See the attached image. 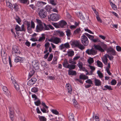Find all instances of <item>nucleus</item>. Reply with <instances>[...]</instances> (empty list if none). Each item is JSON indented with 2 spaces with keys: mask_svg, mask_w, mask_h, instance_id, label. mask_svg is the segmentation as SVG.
<instances>
[{
  "mask_svg": "<svg viewBox=\"0 0 121 121\" xmlns=\"http://www.w3.org/2000/svg\"><path fill=\"white\" fill-rule=\"evenodd\" d=\"M50 2L53 5H55L56 4V0H50Z\"/></svg>",
  "mask_w": 121,
  "mask_h": 121,
  "instance_id": "nucleus-51",
  "label": "nucleus"
},
{
  "mask_svg": "<svg viewBox=\"0 0 121 121\" xmlns=\"http://www.w3.org/2000/svg\"><path fill=\"white\" fill-rule=\"evenodd\" d=\"M20 2L26 4H28L27 1L28 0H19Z\"/></svg>",
  "mask_w": 121,
  "mask_h": 121,
  "instance_id": "nucleus-57",
  "label": "nucleus"
},
{
  "mask_svg": "<svg viewBox=\"0 0 121 121\" xmlns=\"http://www.w3.org/2000/svg\"><path fill=\"white\" fill-rule=\"evenodd\" d=\"M94 47L95 48L101 52H104V50L107 48V45L103 43L101 44V46L98 45L94 46Z\"/></svg>",
  "mask_w": 121,
  "mask_h": 121,
  "instance_id": "nucleus-2",
  "label": "nucleus"
},
{
  "mask_svg": "<svg viewBox=\"0 0 121 121\" xmlns=\"http://www.w3.org/2000/svg\"><path fill=\"white\" fill-rule=\"evenodd\" d=\"M42 36L40 37L38 39V41L39 42L43 41L45 39V37L44 34H42Z\"/></svg>",
  "mask_w": 121,
  "mask_h": 121,
  "instance_id": "nucleus-23",
  "label": "nucleus"
},
{
  "mask_svg": "<svg viewBox=\"0 0 121 121\" xmlns=\"http://www.w3.org/2000/svg\"><path fill=\"white\" fill-rule=\"evenodd\" d=\"M45 9L46 10L47 12H49L50 11L51 9V7L49 5H47L45 8Z\"/></svg>",
  "mask_w": 121,
  "mask_h": 121,
  "instance_id": "nucleus-55",
  "label": "nucleus"
},
{
  "mask_svg": "<svg viewBox=\"0 0 121 121\" xmlns=\"http://www.w3.org/2000/svg\"><path fill=\"white\" fill-rule=\"evenodd\" d=\"M92 41L94 43H99L101 42V41L100 39L97 38L95 39H92Z\"/></svg>",
  "mask_w": 121,
  "mask_h": 121,
  "instance_id": "nucleus-43",
  "label": "nucleus"
},
{
  "mask_svg": "<svg viewBox=\"0 0 121 121\" xmlns=\"http://www.w3.org/2000/svg\"><path fill=\"white\" fill-rule=\"evenodd\" d=\"M36 21L37 23V25H42V23L41 20L38 19H36Z\"/></svg>",
  "mask_w": 121,
  "mask_h": 121,
  "instance_id": "nucleus-52",
  "label": "nucleus"
},
{
  "mask_svg": "<svg viewBox=\"0 0 121 121\" xmlns=\"http://www.w3.org/2000/svg\"><path fill=\"white\" fill-rule=\"evenodd\" d=\"M86 52L88 55H94L97 54V51L94 48H92L91 49H87L86 51Z\"/></svg>",
  "mask_w": 121,
  "mask_h": 121,
  "instance_id": "nucleus-7",
  "label": "nucleus"
},
{
  "mask_svg": "<svg viewBox=\"0 0 121 121\" xmlns=\"http://www.w3.org/2000/svg\"><path fill=\"white\" fill-rule=\"evenodd\" d=\"M96 15L97 16H96V18L98 22H100L101 23L102 22V21L100 18L98 16V13H96Z\"/></svg>",
  "mask_w": 121,
  "mask_h": 121,
  "instance_id": "nucleus-47",
  "label": "nucleus"
},
{
  "mask_svg": "<svg viewBox=\"0 0 121 121\" xmlns=\"http://www.w3.org/2000/svg\"><path fill=\"white\" fill-rule=\"evenodd\" d=\"M88 63L90 64H91L93 63L94 62V60L93 58H92L90 57L88 60Z\"/></svg>",
  "mask_w": 121,
  "mask_h": 121,
  "instance_id": "nucleus-44",
  "label": "nucleus"
},
{
  "mask_svg": "<svg viewBox=\"0 0 121 121\" xmlns=\"http://www.w3.org/2000/svg\"><path fill=\"white\" fill-rule=\"evenodd\" d=\"M66 87L68 92L69 93L71 94L72 89L71 85L69 84H67L66 85Z\"/></svg>",
  "mask_w": 121,
  "mask_h": 121,
  "instance_id": "nucleus-17",
  "label": "nucleus"
},
{
  "mask_svg": "<svg viewBox=\"0 0 121 121\" xmlns=\"http://www.w3.org/2000/svg\"><path fill=\"white\" fill-rule=\"evenodd\" d=\"M32 65L34 69L35 70H37L39 68V64L37 62L34 61L32 62Z\"/></svg>",
  "mask_w": 121,
  "mask_h": 121,
  "instance_id": "nucleus-12",
  "label": "nucleus"
},
{
  "mask_svg": "<svg viewBox=\"0 0 121 121\" xmlns=\"http://www.w3.org/2000/svg\"><path fill=\"white\" fill-rule=\"evenodd\" d=\"M70 48V45L69 43L67 42L65 44H62L59 46V49L62 50L65 48Z\"/></svg>",
  "mask_w": 121,
  "mask_h": 121,
  "instance_id": "nucleus-10",
  "label": "nucleus"
},
{
  "mask_svg": "<svg viewBox=\"0 0 121 121\" xmlns=\"http://www.w3.org/2000/svg\"><path fill=\"white\" fill-rule=\"evenodd\" d=\"M116 81L114 79L112 80L111 82V84L112 85H115L116 84Z\"/></svg>",
  "mask_w": 121,
  "mask_h": 121,
  "instance_id": "nucleus-61",
  "label": "nucleus"
},
{
  "mask_svg": "<svg viewBox=\"0 0 121 121\" xmlns=\"http://www.w3.org/2000/svg\"><path fill=\"white\" fill-rule=\"evenodd\" d=\"M16 21L19 24H21V20L20 18L19 17L17 16H16V17L15 18Z\"/></svg>",
  "mask_w": 121,
  "mask_h": 121,
  "instance_id": "nucleus-27",
  "label": "nucleus"
},
{
  "mask_svg": "<svg viewBox=\"0 0 121 121\" xmlns=\"http://www.w3.org/2000/svg\"><path fill=\"white\" fill-rule=\"evenodd\" d=\"M77 65L80 69H82L83 64L80 61H79L77 64Z\"/></svg>",
  "mask_w": 121,
  "mask_h": 121,
  "instance_id": "nucleus-36",
  "label": "nucleus"
},
{
  "mask_svg": "<svg viewBox=\"0 0 121 121\" xmlns=\"http://www.w3.org/2000/svg\"><path fill=\"white\" fill-rule=\"evenodd\" d=\"M21 31H24L26 30V29L24 27V24H22L21 26Z\"/></svg>",
  "mask_w": 121,
  "mask_h": 121,
  "instance_id": "nucleus-62",
  "label": "nucleus"
},
{
  "mask_svg": "<svg viewBox=\"0 0 121 121\" xmlns=\"http://www.w3.org/2000/svg\"><path fill=\"white\" fill-rule=\"evenodd\" d=\"M111 5L113 9L114 10H116L117 9V8L116 6L113 3H111Z\"/></svg>",
  "mask_w": 121,
  "mask_h": 121,
  "instance_id": "nucleus-48",
  "label": "nucleus"
},
{
  "mask_svg": "<svg viewBox=\"0 0 121 121\" xmlns=\"http://www.w3.org/2000/svg\"><path fill=\"white\" fill-rule=\"evenodd\" d=\"M76 67V65L74 64H68L67 68L70 69H75Z\"/></svg>",
  "mask_w": 121,
  "mask_h": 121,
  "instance_id": "nucleus-22",
  "label": "nucleus"
},
{
  "mask_svg": "<svg viewBox=\"0 0 121 121\" xmlns=\"http://www.w3.org/2000/svg\"><path fill=\"white\" fill-rule=\"evenodd\" d=\"M67 24V23L65 21L63 20L60 21L59 23V26L61 27H63Z\"/></svg>",
  "mask_w": 121,
  "mask_h": 121,
  "instance_id": "nucleus-16",
  "label": "nucleus"
},
{
  "mask_svg": "<svg viewBox=\"0 0 121 121\" xmlns=\"http://www.w3.org/2000/svg\"><path fill=\"white\" fill-rule=\"evenodd\" d=\"M10 118H11V120H13V118L14 117L13 112L10 110Z\"/></svg>",
  "mask_w": 121,
  "mask_h": 121,
  "instance_id": "nucleus-40",
  "label": "nucleus"
},
{
  "mask_svg": "<svg viewBox=\"0 0 121 121\" xmlns=\"http://www.w3.org/2000/svg\"><path fill=\"white\" fill-rule=\"evenodd\" d=\"M80 43L79 41L75 40L72 42V44L76 47H78Z\"/></svg>",
  "mask_w": 121,
  "mask_h": 121,
  "instance_id": "nucleus-19",
  "label": "nucleus"
},
{
  "mask_svg": "<svg viewBox=\"0 0 121 121\" xmlns=\"http://www.w3.org/2000/svg\"><path fill=\"white\" fill-rule=\"evenodd\" d=\"M66 35L68 37H70L71 34V30L69 29H67L65 31Z\"/></svg>",
  "mask_w": 121,
  "mask_h": 121,
  "instance_id": "nucleus-35",
  "label": "nucleus"
},
{
  "mask_svg": "<svg viewBox=\"0 0 121 121\" xmlns=\"http://www.w3.org/2000/svg\"><path fill=\"white\" fill-rule=\"evenodd\" d=\"M51 112L53 113L56 115H59V112L56 110L52 109L51 111Z\"/></svg>",
  "mask_w": 121,
  "mask_h": 121,
  "instance_id": "nucleus-38",
  "label": "nucleus"
},
{
  "mask_svg": "<svg viewBox=\"0 0 121 121\" xmlns=\"http://www.w3.org/2000/svg\"><path fill=\"white\" fill-rule=\"evenodd\" d=\"M48 41L56 44H58L62 42L61 39L57 37L52 38L50 39H48Z\"/></svg>",
  "mask_w": 121,
  "mask_h": 121,
  "instance_id": "nucleus-3",
  "label": "nucleus"
},
{
  "mask_svg": "<svg viewBox=\"0 0 121 121\" xmlns=\"http://www.w3.org/2000/svg\"><path fill=\"white\" fill-rule=\"evenodd\" d=\"M1 54L3 62L4 64H6V54L5 53V52L3 50L1 51Z\"/></svg>",
  "mask_w": 121,
  "mask_h": 121,
  "instance_id": "nucleus-9",
  "label": "nucleus"
},
{
  "mask_svg": "<svg viewBox=\"0 0 121 121\" xmlns=\"http://www.w3.org/2000/svg\"><path fill=\"white\" fill-rule=\"evenodd\" d=\"M116 48L118 52L121 51V48L119 46H117L116 47Z\"/></svg>",
  "mask_w": 121,
  "mask_h": 121,
  "instance_id": "nucleus-64",
  "label": "nucleus"
},
{
  "mask_svg": "<svg viewBox=\"0 0 121 121\" xmlns=\"http://www.w3.org/2000/svg\"><path fill=\"white\" fill-rule=\"evenodd\" d=\"M43 28V25H37L36 27V30L37 32H39L42 31Z\"/></svg>",
  "mask_w": 121,
  "mask_h": 121,
  "instance_id": "nucleus-14",
  "label": "nucleus"
},
{
  "mask_svg": "<svg viewBox=\"0 0 121 121\" xmlns=\"http://www.w3.org/2000/svg\"><path fill=\"white\" fill-rule=\"evenodd\" d=\"M60 16L58 14H52L50 16V18L53 21H56L59 19Z\"/></svg>",
  "mask_w": 121,
  "mask_h": 121,
  "instance_id": "nucleus-8",
  "label": "nucleus"
},
{
  "mask_svg": "<svg viewBox=\"0 0 121 121\" xmlns=\"http://www.w3.org/2000/svg\"><path fill=\"white\" fill-rule=\"evenodd\" d=\"M12 54L14 56H17L20 55V52L18 48L16 46H14L13 48Z\"/></svg>",
  "mask_w": 121,
  "mask_h": 121,
  "instance_id": "nucleus-6",
  "label": "nucleus"
},
{
  "mask_svg": "<svg viewBox=\"0 0 121 121\" xmlns=\"http://www.w3.org/2000/svg\"><path fill=\"white\" fill-rule=\"evenodd\" d=\"M6 5L7 6L11 9H12L13 8L12 4L9 2H6Z\"/></svg>",
  "mask_w": 121,
  "mask_h": 121,
  "instance_id": "nucleus-37",
  "label": "nucleus"
},
{
  "mask_svg": "<svg viewBox=\"0 0 121 121\" xmlns=\"http://www.w3.org/2000/svg\"><path fill=\"white\" fill-rule=\"evenodd\" d=\"M37 79L35 78H32L28 82L27 84L29 86L32 85L35 83Z\"/></svg>",
  "mask_w": 121,
  "mask_h": 121,
  "instance_id": "nucleus-13",
  "label": "nucleus"
},
{
  "mask_svg": "<svg viewBox=\"0 0 121 121\" xmlns=\"http://www.w3.org/2000/svg\"><path fill=\"white\" fill-rule=\"evenodd\" d=\"M24 24L27 26V29L28 32H30L32 28L34 29L35 28V24L34 22L32 21H31V26L30 23L27 21H25L24 22Z\"/></svg>",
  "mask_w": 121,
  "mask_h": 121,
  "instance_id": "nucleus-1",
  "label": "nucleus"
},
{
  "mask_svg": "<svg viewBox=\"0 0 121 121\" xmlns=\"http://www.w3.org/2000/svg\"><path fill=\"white\" fill-rule=\"evenodd\" d=\"M97 73L99 77L100 78H102L103 77V74L100 72V70H98L97 71Z\"/></svg>",
  "mask_w": 121,
  "mask_h": 121,
  "instance_id": "nucleus-39",
  "label": "nucleus"
},
{
  "mask_svg": "<svg viewBox=\"0 0 121 121\" xmlns=\"http://www.w3.org/2000/svg\"><path fill=\"white\" fill-rule=\"evenodd\" d=\"M39 17L43 19L46 17L47 16V12L43 9L39 10L38 12Z\"/></svg>",
  "mask_w": 121,
  "mask_h": 121,
  "instance_id": "nucleus-4",
  "label": "nucleus"
},
{
  "mask_svg": "<svg viewBox=\"0 0 121 121\" xmlns=\"http://www.w3.org/2000/svg\"><path fill=\"white\" fill-rule=\"evenodd\" d=\"M30 72L29 73V77L30 78L34 74L35 71L32 68L30 69Z\"/></svg>",
  "mask_w": 121,
  "mask_h": 121,
  "instance_id": "nucleus-20",
  "label": "nucleus"
},
{
  "mask_svg": "<svg viewBox=\"0 0 121 121\" xmlns=\"http://www.w3.org/2000/svg\"><path fill=\"white\" fill-rule=\"evenodd\" d=\"M50 45V43L48 42L46 43L45 44L44 46L45 48H48Z\"/></svg>",
  "mask_w": 121,
  "mask_h": 121,
  "instance_id": "nucleus-58",
  "label": "nucleus"
},
{
  "mask_svg": "<svg viewBox=\"0 0 121 121\" xmlns=\"http://www.w3.org/2000/svg\"><path fill=\"white\" fill-rule=\"evenodd\" d=\"M69 63L70 64L75 65L76 64V61L74 60L72 58L70 59L68 61Z\"/></svg>",
  "mask_w": 121,
  "mask_h": 121,
  "instance_id": "nucleus-29",
  "label": "nucleus"
},
{
  "mask_svg": "<svg viewBox=\"0 0 121 121\" xmlns=\"http://www.w3.org/2000/svg\"><path fill=\"white\" fill-rule=\"evenodd\" d=\"M73 101V103L74 104H73L74 106L76 108H78V106H77V102L75 100H74Z\"/></svg>",
  "mask_w": 121,
  "mask_h": 121,
  "instance_id": "nucleus-63",
  "label": "nucleus"
},
{
  "mask_svg": "<svg viewBox=\"0 0 121 121\" xmlns=\"http://www.w3.org/2000/svg\"><path fill=\"white\" fill-rule=\"evenodd\" d=\"M90 69L91 70V71L93 72L95 69V68L94 67L89 65V66Z\"/></svg>",
  "mask_w": 121,
  "mask_h": 121,
  "instance_id": "nucleus-60",
  "label": "nucleus"
},
{
  "mask_svg": "<svg viewBox=\"0 0 121 121\" xmlns=\"http://www.w3.org/2000/svg\"><path fill=\"white\" fill-rule=\"evenodd\" d=\"M15 29L17 31H21V28L18 25H16Z\"/></svg>",
  "mask_w": 121,
  "mask_h": 121,
  "instance_id": "nucleus-41",
  "label": "nucleus"
},
{
  "mask_svg": "<svg viewBox=\"0 0 121 121\" xmlns=\"http://www.w3.org/2000/svg\"><path fill=\"white\" fill-rule=\"evenodd\" d=\"M86 82L89 84H93L92 81L90 79H88L86 81Z\"/></svg>",
  "mask_w": 121,
  "mask_h": 121,
  "instance_id": "nucleus-54",
  "label": "nucleus"
},
{
  "mask_svg": "<svg viewBox=\"0 0 121 121\" xmlns=\"http://www.w3.org/2000/svg\"><path fill=\"white\" fill-rule=\"evenodd\" d=\"M57 59L56 58H54L52 63V64H55L56 63Z\"/></svg>",
  "mask_w": 121,
  "mask_h": 121,
  "instance_id": "nucleus-59",
  "label": "nucleus"
},
{
  "mask_svg": "<svg viewBox=\"0 0 121 121\" xmlns=\"http://www.w3.org/2000/svg\"><path fill=\"white\" fill-rule=\"evenodd\" d=\"M22 58L18 56L16 57L14 60L15 62L16 63L21 62L23 61Z\"/></svg>",
  "mask_w": 121,
  "mask_h": 121,
  "instance_id": "nucleus-18",
  "label": "nucleus"
},
{
  "mask_svg": "<svg viewBox=\"0 0 121 121\" xmlns=\"http://www.w3.org/2000/svg\"><path fill=\"white\" fill-rule=\"evenodd\" d=\"M35 105L37 106H38L41 104V102L39 100L35 102Z\"/></svg>",
  "mask_w": 121,
  "mask_h": 121,
  "instance_id": "nucleus-56",
  "label": "nucleus"
},
{
  "mask_svg": "<svg viewBox=\"0 0 121 121\" xmlns=\"http://www.w3.org/2000/svg\"><path fill=\"white\" fill-rule=\"evenodd\" d=\"M83 45L80 43L79 45L78 46V47L81 50H82L84 49L85 48V47Z\"/></svg>",
  "mask_w": 121,
  "mask_h": 121,
  "instance_id": "nucleus-30",
  "label": "nucleus"
},
{
  "mask_svg": "<svg viewBox=\"0 0 121 121\" xmlns=\"http://www.w3.org/2000/svg\"><path fill=\"white\" fill-rule=\"evenodd\" d=\"M68 62L67 60L66 59H65L64 61L62 63L63 66L66 68H67L68 66Z\"/></svg>",
  "mask_w": 121,
  "mask_h": 121,
  "instance_id": "nucleus-21",
  "label": "nucleus"
},
{
  "mask_svg": "<svg viewBox=\"0 0 121 121\" xmlns=\"http://www.w3.org/2000/svg\"><path fill=\"white\" fill-rule=\"evenodd\" d=\"M53 55L52 54H50L49 55V57H48V61H51L53 58Z\"/></svg>",
  "mask_w": 121,
  "mask_h": 121,
  "instance_id": "nucleus-42",
  "label": "nucleus"
},
{
  "mask_svg": "<svg viewBox=\"0 0 121 121\" xmlns=\"http://www.w3.org/2000/svg\"><path fill=\"white\" fill-rule=\"evenodd\" d=\"M39 90V88L37 87H34L32 88L31 90V91L35 93H36Z\"/></svg>",
  "mask_w": 121,
  "mask_h": 121,
  "instance_id": "nucleus-28",
  "label": "nucleus"
},
{
  "mask_svg": "<svg viewBox=\"0 0 121 121\" xmlns=\"http://www.w3.org/2000/svg\"><path fill=\"white\" fill-rule=\"evenodd\" d=\"M95 85L96 86H99L101 85V82L98 79H96L95 78H94Z\"/></svg>",
  "mask_w": 121,
  "mask_h": 121,
  "instance_id": "nucleus-15",
  "label": "nucleus"
},
{
  "mask_svg": "<svg viewBox=\"0 0 121 121\" xmlns=\"http://www.w3.org/2000/svg\"><path fill=\"white\" fill-rule=\"evenodd\" d=\"M82 43L84 46H87L89 44V41L88 39L85 35L82 36L81 38Z\"/></svg>",
  "mask_w": 121,
  "mask_h": 121,
  "instance_id": "nucleus-5",
  "label": "nucleus"
},
{
  "mask_svg": "<svg viewBox=\"0 0 121 121\" xmlns=\"http://www.w3.org/2000/svg\"><path fill=\"white\" fill-rule=\"evenodd\" d=\"M40 121H46V119L43 116H40L39 117Z\"/></svg>",
  "mask_w": 121,
  "mask_h": 121,
  "instance_id": "nucleus-46",
  "label": "nucleus"
},
{
  "mask_svg": "<svg viewBox=\"0 0 121 121\" xmlns=\"http://www.w3.org/2000/svg\"><path fill=\"white\" fill-rule=\"evenodd\" d=\"M14 87L17 91H19V87L18 84L15 82H14Z\"/></svg>",
  "mask_w": 121,
  "mask_h": 121,
  "instance_id": "nucleus-32",
  "label": "nucleus"
},
{
  "mask_svg": "<svg viewBox=\"0 0 121 121\" xmlns=\"http://www.w3.org/2000/svg\"><path fill=\"white\" fill-rule=\"evenodd\" d=\"M2 89L4 94L8 97L10 96L11 94L10 92L8 90V89L6 86H3Z\"/></svg>",
  "mask_w": 121,
  "mask_h": 121,
  "instance_id": "nucleus-11",
  "label": "nucleus"
},
{
  "mask_svg": "<svg viewBox=\"0 0 121 121\" xmlns=\"http://www.w3.org/2000/svg\"><path fill=\"white\" fill-rule=\"evenodd\" d=\"M79 77L80 79H87L88 78V77L85 75H81Z\"/></svg>",
  "mask_w": 121,
  "mask_h": 121,
  "instance_id": "nucleus-33",
  "label": "nucleus"
},
{
  "mask_svg": "<svg viewBox=\"0 0 121 121\" xmlns=\"http://www.w3.org/2000/svg\"><path fill=\"white\" fill-rule=\"evenodd\" d=\"M104 87L107 89V90L108 89L111 90H112V88L110 86H108L107 85H106L104 86Z\"/></svg>",
  "mask_w": 121,
  "mask_h": 121,
  "instance_id": "nucleus-53",
  "label": "nucleus"
},
{
  "mask_svg": "<svg viewBox=\"0 0 121 121\" xmlns=\"http://www.w3.org/2000/svg\"><path fill=\"white\" fill-rule=\"evenodd\" d=\"M67 55L69 56L72 57L74 55V52L73 51H70L68 52Z\"/></svg>",
  "mask_w": 121,
  "mask_h": 121,
  "instance_id": "nucleus-31",
  "label": "nucleus"
},
{
  "mask_svg": "<svg viewBox=\"0 0 121 121\" xmlns=\"http://www.w3.org/2000/svg\"><path fill=\"white\" fill-rule=\"evenodd\" d=\"M81 31V30L80 28H77L76 29L74 32V34L75 35L79 33Z\"/></svg>",
  "mask_w": 121,
  "mask_h": 121,
  "instance_id": "nucleus-49",
  "label": "nucleus"
},
{
  "mask_svg": "<svg viewBox=\"0 0 121 121\" xmlns=\"http://www.w3.org/2000/svg\"><path fill=\"white\" fill-rule=\"evenodd\" d=\"M103 62L105 65H107L108 63V59L106 57H103L102 58Z\"/></svg>",
  "mask_w": 121,
  "mask_h": 121,
  "instance_id": "nucleus-24",
  "label": "nucleus"
},
{
  "mask_svg": "<svg viewBox=\"0 0 121 121\" xmlns=\"http://www.w3.org/2000/svg\"><path fill=\"white\" fill-rule=\"evenodd\" d=\"M113 48H108L107 50V53H109L110 52H111L112 51V50H113Z\"/></svg>",
  "mask_w": 121,
  "mask_h": 121,
  "instance_id": "nucleus-50",
  "label": "nucleus"
},
{
  "mask_svg": "<svg viewBox=\"0 0 121 121\" xmlns=\"http://www.w3.org/2000/svg\"><path fill=\"white\" fill-rule=\"evenodd\" d=\"M14 9L16 11H17L18 10V6L17 4H13Z\"/></svg>",
  "mask_w": 121,
  "mask_h": 121,
  "instance_id": "nucleus-45",
  "label": "nucleus"
},
{
  "mask_svg": "<svg viewBox=\"0 0 121 121\" xmlns=\"http://www.w3.org/2000/svg\"><path fill=\"white\" fill-rule=\"evenodd\" d=\"M96 62L98 67L101 68L103 67L102 63L101 61L98 60Z\"/></svg>",
  "mask_w": 121,
  "mask_h": 121,
  "instance_id": "nucleus-34",
  "label": "nucleus"
},
{
  "mask_svg": "<svg viewBox=\"0 0 121 121\" xmlns=\"http://www.w3.org/2000/svg\"><path fill=\"white\" fill-rule=\"evenodd\" d=\"M69 121H74V117L73 114H71L69 117Z\"/></svg>",
  "mask_w": 121,
  "mask_h": 121,
  "instance_id": "nucleus-26",
  "label": "nucleus"
},
{
  "mask_svg": "<svg viewBox=\"0 0 121 121\" xmlns=\"http://www.w3.org/2000/svg\"><path fill=\"white\" fill-rule=\"evenodd\" d=\"M76 72L75 71L70 70L68 71V74L69 75H76Z\"/></svg>",
  "mask_w": 121,
  "mask_h": 121,
  "instance_id": "nucleus-25",
  "label": "nucleus"
}]
</instances>
